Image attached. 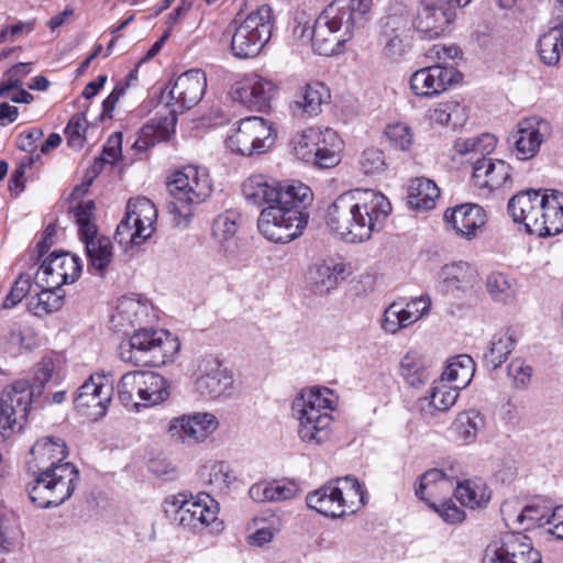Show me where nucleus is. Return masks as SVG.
<instances>
[{
    "instance_id": "052dcab7",
    "label": "nucleus",
    "mask_w": 563,
    "mask_h": 563,
    "mask_svg": "<svg viewBox=\"0 0 563 563\" xmlns=\"http://www.w3.org/2000/svg\"><path fill=\"white\" fill-rule=\"evenodd\" d=\"M360 166L366 175H379L385 172L387 164L384 153L378 148H366L360 158Z\"/></svg>"
},
{
    "instance_id": "9b49d317",
    "label": "nucleus",
    "mask_w": 563,
    "mask_h": 563,
    "mask_svg": "<svg viewBox=\"0 0 563 563\" xmlns=\"http://www.w3.org/2000/svg\"><path fill=\"white\" fill-rule=\"evenodd\" d=\"M275 142L272 126L261 117L240 120L228 134L227 147L236 154L251 156L266 152Z\"/></svg>"
},
{
    "instance_id": "6e6d98bb",
    "label": "nucleus",
    "mask_w": 563,
    "mask_h": 563,
    "mask_svg": "<svg viewBox=\"0 0 563 563\" xmlns=\"http://www.w3.org/2000/svg\"><path fill=\"white\" fill-rule=\"evenodd\" d=\"M486 287L496 301L508 302L515 298V284L503 273H490L486 279Z\"/></svg>"
},
{
    "instance_id": "1a4fd4ad",
    "label": "nucleus",
    "mask_w": 563,
    "mask_h": 563,
    "mask_svg": "<svg viewBox=\"0 0 563 563\" xmlns=\"http://www.w3.org/2000/svg\"><path fill=\"white\" fill-rule=\"evenodd\" d=\"M273 11L262 5L250 12L236 26L231 38V52L241 59L256 57L272 36Z\"/></svg>"
},
{
    "instance_id": "680f3d73",
    "label": "nucleus",
    "mask_w": 563,
    "mask_h": 563,
    "mask_svg": "<svg viewBox=\"0 0 563 563\" xmlns=\"http://www.w3.org/2000/svg\"><path fill=\"white\" fill-rule=\"evenodd\" d=\"M532 367L520 358H515L508 365V375L512 378L516 389H527L532 377Z\"/></svg>"
},
{
    "instance_id": "412c9836",
    "label": "nucleus",
    "mask_w": 563,
    "mask_h": 563,
    "mask_svg": "<svg viewBox=\"0 0 563 563\" xmlns=\"http://www.w3.org/2000/svg\"><path fill=\"white\" fill-rule=\"evenodd\" d=\"M276 92V85L257 74H247L232 87V98L246 108L266 111Z\"/></svg>"
},
{
    "instance_id": "2eb2a0df",
    "label": "nucleus",
    "mask_w": 563,
    "mask_h": 563,
    "mask_svg": "<svg viewBox=\"0 0 563 563\" xmlns=\"http://www.w3.org/2000/svg\"><path fill=\"white\" fill-rule=\"evenodd\" d=\"M33 401L30 382L19 379L4 388L0 395V433L3 439L20 419H25Z\"/></svg>"
},
{
    "instance_id": "4c0bfd02",
    "label": "nucleus",
    "mask_w": 563,
    "mask_h": 563,
    "mask_svg": "<svg viewBox=\"0 0 563 563\" xmlns=\"http://www.w3.org/2000/svg\"><path fill=\"white\" fill-rule=\"evenodd\" d=\"M411 13L407 4L401 1H394L388 8L386 16L383 19V33L412 36Z\"/></svg>"
},
{
    "instance_id": "58836bf2",
    "label": "nucleus",
    "mask_w": 563,
    "mask_h": 563,
    "mask_svg": "<svg viewBox=\"0 0 563 563\" xmlns=\"http://www.w3.org/2000/svg\"><path fill=\"white\" fill-rule=\"evenodd\" d=\"M474 373L475 364L473 358L466 354H461L450 360L442 373L441 379L461 390L471 383Z\"/></svg>"
},
{
    "instance_id": "c85d7f7f",
    "label": "nucleus",
    "mask_w": 563,
    "mask_h": 563,
    "mask_svg": "<svg viewBox=\"0 0 563 563\" xmlns=\"http://www.w3.org/2000/svg\"><path fill=\"white\" fill-rule=\"evenodd\" d=\"M316 134H318V140H316V159H313V165L320 168H331L339 164L340 154L342 151V141L338 133L330 129H320L316 128Z\"/></svg>"
},
{
    "instance_id": "f03ea898",
    "label": "nucleus",
    "mask_w": 563,
    "mask_h": 563,
    "mask_svg": "<svg viewBox=\"0 0 563 563\" xmlns=\"http://www.w3.org/2000/svg\"><path fill=\"white\" fill-rule=\"evenodd\" d=\"M393 208L388 198L373 189L349 190L329 206L325 223L346 243H362L383 229Z\"/></svg>"
},
{
    "instance_id": "338daca9",
    "label": "nucleus",
    "mask_w": 563,
    "mask_h": 563,
    "mask_svg": "<svg viewBox=\"0 0 563 563\" xmlns=\"http://www.w3.org/2000/svg\"><path fill=\"white\" fill-rule=\"evenodd\" d=\"M87 121L84 113H77L69 120L65 133L68 137V143L73 147L82 145L84 133L86 132Z\"/></svg>"
},
{
    "instance_id": "7ed1b4c3",
    "label": "nucleus",
    "mask_w": 563,
    "mask_h": 563,
    "mask_svg": "<svg viewBox=\"0 0 563 563\" xmlns=\"http://www.w3.org/2000/svg\"><path fill=\"white\" fill-rule=\"evenodd\" d=\"M29 468L37 473L29 488L33 504L40 508L57 507L65 503L74 493L79 472L74 464L63 463L68 451L66 443L54 437L43 438L32 446Z\"/></svg>"
},
{
    "instance_id": "8fccbe9b",
    "label": "nucleus",
    "mask_w": 563,
    "mask_h": 563,
    "mask_svg": "<svg viewBox=\"0 0 563 563\" xmlns=\"http://www.w3.org/2000/svg\"><path fill=\"white\" fill-rule=\"evenodd\" d=\"M454 424L457 437L465 443H472L476 440L477 432L484 428L485 417L477 409L471 408L460 412Z\"/></svg>"
},
{
    "instance_id": "aec40b11",
    "label": "nucleus",
    "mask_w": 563,
    "mask_h": 563,
    "mask_svg": "<svg viewBox=\"0 0 563 563\" xmlns=\"http://www.w3.org/2000/svg\"><path fill=\"white\" fill-rule=\"evenodd\" d=\"M462 79L452 66L434 65L416 70L410 77V88L418 97H435Z\"/></svg>"
},
{
    "instance_id": "de8ad7c7",
    "label": "nucleus",
    "mask_w": 563,
    "mask_h": 563,
    "mask_svg": "<svg viewBox=\"0 0 563 563\" xmlns=\"http://www.w3.org/2000/svg\"><path fill=\"white\" fill-rule=\"evenodd\" d=\"M382 56L391 63L406 58L412 47V36L380 32Z\"/></svg>"
},
{
    "instance_id": "f3484780",
    "label": "nucleus",
    "mask_w": 563,
    "mask_h": 563,
    "mask_svg": "<svg viewBox=\"0 0 563 563\" xmlns=\"http://www.w3.org/2000/svg\"><path fill=\"white\" fill-rule=\"evenodd\" d=\"M452 11L446 0H420L412 18V27L421 38L434 40L448 30Z\"/></svg>"
},
{
    "instance_id": "864d4df0",
    "label": "nucleus",
    "mask_w": 563,
    "mask_h": 563,
    "mask_svg": "<svg viewBox=\"0 0 563 563\" xmlns=\"http://www.w3.org/2000/svg\"><path fill=\"white\" fill-rule=\"evenodd\" d=\"M400 375L411 386H417L428 378L427 368L416 352H408L400 361Z\"/></svg>"
},
{
    "instance_id": "e2e57ef3",
    "label": "nucleus",
    "mask_w": 563,
    "mask_h": 563,
    "mask_svg": "<svg viewBox=\"0 0 563 563\" xmlns=\"http://www.w3.org/2000/svg\"><path fill=\"white\" fill-rule=\"evenodd\" d=\"M31 277L29 275L21 274L14 282L10 292L4 298L2 307L4 309L15 307L31 291Z\"/></svg>"
},
{
    "instance_id": "5701e85b",
    "label": "nucleus",
    "mask_w": 563,
    "mask_h": 563,
    "mask_svg": "<svg viewBox=\"0 0 563 563\" xmlns=\"http://www.w3.org/2000/svg\"><path fill=\"white\" fill-rule=\"evenodd\" d=\"M543 201V189H527L515 195L508 202V211L517 223L533 234L541 227L539 221L540 207Z\"/></svg>"
},
{
    "instance_id": "4468645a",
    "label": "nucleus",
    "mask_w": 563,
    "mask_h": 563,
    "mask_svg": "<svg viewBox=\"0 0 563 563\" xmlns=\"http://www.w3.org/2000/svg\"><path fill=\"white\" fill-rule=\"evenodd\" d=\"M482 563H542V558L527 536L508 532L486 547Z\"/></svg>"
},
{
    "instance_id": "69168bd1",
    "label": "nucleus",
    "mask_w": 563,
    "mask_h": 563,
    "mask_svg": "<svg viewBox=\"0 0 563 563\" xmlns=\"http://www.w3.org/2000/svg\"><path fill=\"white\" fill-rule=\"evenodd\" d=\"M55 369V363L52 357H43L41 362L35 365L34 383L30 384L33 396L35 393L41 394L45 384L51 379Z\"/></svg>"
},
{
    "instance_id": "a18cd8bd",
    "label": "nucleus",
    "mask_w": 563,
    "mask_h": 563,
    "mask_svg": "<svg viewBox=\"0 0 563 563\" xmlns=\"http://www.w3.org/2000/svg\"><path fill=\"white\" fill-rule=\"evenodd\" d=\"M118 397L124 407L139 409L142 405L143 387L141 371L128 372L120 378L117 386Z\"/></svg>"
},
{
    "instance_id": "13d9d810",
    "label": "nucleus",
    "mask_w": 563,
    "mask_h": 563,
    "mask_svg": "<svg viewBox=\"0 0 563 563\" xmlns=\"http://www.w3.org/2000/svg\"><path fill=\"white\" fill-rule=\"evenodd\" d=\"M93 211L95 202L92 200L80 202L73 210L81 240L98 233L97 227L92 222Z\"/></svg>"
},
{
    "instance_id": "37998d69",
    "label": "nucleus",
    "mask_w": 563,
    "mask_h": 563,
    "mask_svg": "<svg viewBox=\"0 0 563 563\" xmlns=\"http://www.w3.org/2000/svg\"><path fill=\"white\" fill-rule=\"evenodd\" d=\"M43 289L31 296L27 302L29 310L35 316H44L59 310L64 303L62 288L47 287L42 284Z\"/></svg>"
},
{
    "instance_id": "5fc2aeb1",
    "label": "nucleus",
    "mask_w": 563,
    "mask_h": 563,
    "mask_svg": "<svg viewBox=\"0 0 563 563\" xmlns=\"http://www.w3.org/2000/svg\"><path fill=\"white\" fill-rule=\"evenodd\" d=\"M318 134H316V128L311 126L308 129L302 130L301 132H298L292 141V153L294 155L306 163L313 164V159H316V140H318Z\"/></svg>"
},
{
    "instance_id": "a19ab883",
    "label": "nucleus",
    "mask_w": 563,
    "mask_h": 563,
    "mask_svg": "<svg viewBox=\"0 0 563 563\" xmlns=\"http://www.w3.org/2000/svg\"><path fill=\"white\" fill-rule=\"evenodd\" d=\"M141 380L143 387L142 406H155L169 397L168 382L162 375L151 371H141Z\"/></svg>"
},
{
    "instance_id": "dca6fc26",
    "label": "nucleus",
    "mask_w": 563,
    "mask_h": 563,
    "mask_svg": "<svg viewBox=\"0 0 563 563\" xmlns=\"http://www.w3.org/2000/svg\"><path fill=\"white\" fill-rule=\"evenodd\" d=\"M219 427L211 412H192L173 418L167 429L168 435L189 446L206 441Z\"/></svg>"
},
{
    "instance_id": "423d86ee",
    "label": "nucleus",
    "mask_w": 563,
    "mask_h": 563,
    "mask_svg": "<svg viewBox=\"0 0 563 563\" xmlns=\"http://www.w3.org/2000/svg\"><path fill=\"white\" fill-rule=\"evenodd\" d=\"M333 407L334 395L329 388L313 386L300 391L292 401V413L302 442L320 445L330 439Z\"/></svg>"
},
{
    "instance_id": "c9c22d12",
    "label": "nucleus",
    "mask_w": 563,
    "mask_h": 563,
    "mask_svg": "<svg viewBox=\"0 0 563 563\" xmlns=\"http://www.w3.org/2000/svg\"><path fill=\"white\" fill-rule=\"evenodd\" d=\"M453 488V482L443 471L432 468L423 473L415 486V494L430 505L431 499Z\"/></svg>"
},
{
    "instance_id": "b1692460",
    "label": "nucleus",
    "mask_w": 563,
    "mask_h": 563,
    "mask_svg": "<svg viewBox=\"0 0 563 563\" xmlns=\"http://www.w3.org/2000/svg\"><path fill=\"white\" fill-rule=\"evenodd\" d=\"M330 100V90L319 81L307 84L289 103V111L294 118L309 119L322 111V106Z\"/></svg>"
},
{
    "instance_id": "6e6552de",
    "label": "nucleus",
    "mask_w": 563,
    "mask_h": 563,
    "mask_svg": "<svg viewBox=\"0 0 563 563\" xmlns=\"http://www.w3.org/2000/svg\"><path fill=\"white\" fill-rule=\"evenodd\" d=\"M180 343L173 333L163 329L142 328L120 344V357L136 366L158 367L173 362Z\"/></svg>"
},
{
    "instance_id": "3c124183",
    "label": "nucleus",
    "mask_w": 563,
    "mask_h": 563,
    "mask_svg": "<svg viewBox=\"0 0 563 563\" xmlns=\"http://www.w3.org/2000/svg\"><path fill=\"white\" fill-rule=\"evenodd\" d=\"M415 322L417 320L405 306L400 302H393L385 309L383 329L388 333L395 334Z\"/></svg>"
},
{
    "instance_id": "e433bc0d",
    "label": "nucleus",
    "mask_w": 563,
    "mask_h": 563,
    "mask_svg": "<svg viewBox=\"0 0 563 563\" xmlns=\"http://www.w3.org/2000/svg\"><path fill=\"white\" fill-rule=\"evenodd\" d=\"M441 278L449 290H466L475 283L477 271L466 262H456L442 268Z\"/></svg>"
},
{
    "instance_id": "0eeeda50",
    "label": "nucleus",
    "mask_w": 563,
    "mask_h": 563,
    "mask_svg": "<svg viewBox=\"0 0 563 563\" xmlns=\"http://www.w3.org/2000/svg\"><path fill=\"white\" fill-rule=\"evenodd\" d=\"M167 190L172 197L168 211L174 225L186 228L197 206L202 203L212 191L208 172L197 166H186L174 172L167 179Z\"/></svg>"
},
{
    "instance_id": "a211bd4d",
    "label": "nucleus",
    "mask_w": 563,
    "mask_h": 563,
    "mask_svg": "<svg viewBox=\"0 0 563 563\" xmlns=\"http://www.w3.org/2000/svg\"><path fill=\"white\" fill-rule=\"evenodd\" d=\"M81 273L79 257L69 252L55 251L44 260L37 271L38 283L47 287L62 288L63 285L74 283Z\"/></svg>"
},
{
    "instance_id": "cd10ccee",
    "label": "nucleus",
    "mask_w": 563,
    "mask_h": 563,
    "mask_svg": "<svg viewBox=\"0 0 563 563\" xmlns=\"http://www.w3.org/2000/svg\"><path fill=\"white\" fill-rule=\"evenodd\" d=\"M345 263L340 258L328 257L314 263L308 272V279L316 291L328 294L345 278Z\"/></svg>"
},
{
    "instance_id": "c03bdc74",
    "label": "nucleus",
    "mask_w": 563,
    "mask_h": 563,
    "mask_svg": "<svg viewBox=\"0 0 563 563\" xmlns=\"http://www.w3.org/2000/svg\"><path fill=\"white\" fill-rule=\"evenodd\" d=\"M338 492L341 494L342 508L345 510V516L354 514L362 506H364L365 490L363 485L352 476H345L335 481Z\"/></svg>"
},
{
    "instance_id": "a878e982",
    "label": "nucleus",
    "mask_w": 563,
    "mask_h": 563,
    "mask_svg": "<svg viewBox=\"0 0 563 563\" xmlns=\"http://www.w3.org/2000/svg\"><path fill=\"white\" fill-rule=\"evenodd\" d=\"M541 227L533 234L547 238L563 231V192L543 189V201L540 207L539 221Z\"/></svg>"
},
{
    "instance_id": "f8f14e48",
    "label": "nucleus",
    "mask_w": 563,
    "mask_h": 563,
    "mask_svg": "<svg viewBox=\"0 0 563 563\" xmlns=\"http://www.w3.org/2000/svg\"><path fill=\"white\" fill-rule=\"evenodd\" d=\"M157 218L155 205L145 197L130 199L125 217L115 230V239L121 244H140L154 232V222Z\"/></svg>"
},
{
    "instance_id": "09e8293b",
    "label": "nucleus",
    "mask_w": 563,
    "mask_h": 563,
    "mask_svg": "<svg viewBox=\"0 0 563 563\" xmlns=\"http://www.w3.org/2000/svg\"><path fill=\"white\" fill-rule=\"evenodd\" d=\"M496 146V137L485 133L477 137L457 139L454 142V150L461 156L471 155L470 161L481 158L489 154Z\"/></svg>"
},
{
    "instance_id": "774afa93",
    "label": "nucleus",
    "mask_w": 563,
    "mask_h": 563,
    "mask_svg": "<svg viewBox=\"0 0 563 563\" xmlns=\"http://www.w3.org/2000/svg\"><path fill=\"white\" fill-rule=\"evenodd\" d=\"M234 479L235 476L227 463L219 462L212 465L209 482L217 489L222 490L228 488Z\"/></svg>"
},
{
    "instance_id": "393cba45",
    "label": "nucleus",
    "mask_w": 563,
    "mask_h": 563,
    "mask_svg": "<svg viewBox=\"0 0 563 563\" xmlns=\"http://www.w3.org/2000/svg\"><path fill=\"white\" fill-rule=\"evenodd\" d=\"M444 219L452 224L457 234L472 240L477 235L478 230L485 225L487 214L479 205L464 203L455 207L450 213L446 211Z\"/></svg>"
},
{
    "instance_id": "c756f323",
    "label": "nucleus",
    "mask_w": 563,
    "mask_h": 563,
    "mask_svg": "<svg viewBox=\"0 0 563 563\" xmlns=\"http://www.w3.org/2000/svg\"><path fill=\"white\" fill-rule=\"evenodd\" d=\"M340 494L335 484L329 483L307 495V506L325 517L341 518L345 516V510L342 508Z\"/></svg>"
},
{
    "instance_id": "20e7f679",
    "label": "nucleus",
    "mask_w": 563,
    "mask_h": 563,
    "mask_svg": "<svg viewBox=\"0 0 563 563\" xmlns=\"http://www.w3.org/2000/svg\"><path fill=\"white\" fill-rule=\"evenodd\" d=\"M373 0H334L316 19L311 30L313 49L324 56L339 54L355 30L369 19Z\"/></svg>"
},
{
    "instance_id": "0e129e2a",
    "label": "nucleus",
    "mask_w": 563,
    "mask_h": 563,
    "mask_svg": "<svg viewBox=\"0 0 563 563\" xmlns=\"http://www.w3.org/2000/svg\"><path fill=\"white\" fill-rule=\"evenodd\" d=\"M430 507L443 521L450 525L461 523L465 519V512L451 499L443 500L440 504L432 501L430 503Z\"/></svg>"
},
{
    "instance_id": "ea45409f",
    "label": "nucleus",
    "mask_w": 563,
    "mask_h": 563,
    "mask_svg": "<svg viewBox=\"0 0 563 563\" xmlns=\"http://www.w3.org/2000/svg\"><path fill=\"white\" fill-rule=\"evenodd\" d=\"M563 52V23L553 25L538 41V53L541 60L549 66L559 63Z\"/></svg>"
},
{
    "instance_id": "2f4dec72",
    "label": "nucleus",
    "mask_w": 563,
    "mask_h": 563,
    "mask_svg": "<svg viewBox=\"0 0 563 563\" xmlns=\"http://www.w3.org/2000/svg\"><path fill=\"white\" fill-rule=\"evenodd\" d=\"M298 492V486L292 482L272 481L253 484L249 495L256 503H278L294 498Z\"/></svg>"
},
{
    "instance_id": "f257e3e1",
    "label": "nucleus",
    "mask_w": 563,
    "mask_h": 563,
    "mask_svg": "<svg viewBox=\"0 0 563 563\" xmlns=\"http://www.w3.org/2000/svg\"><path fill=\"white\" fill-rule=\"evenodd\" d=\"M242 192L250 205L266 206L260 213L257 227L267 240L288 243L307 225L306 208L312 201V191L307 185L252 175L243 183Z\"/></svg>"
},
{
    "instance_id": "49530a36",
    "label": "nucleus",
    "mask_w": 563,
    "mask_h": 563,
    "mask_svg": "<svg viewBox=\"0 0 563 563\" xmlns=\"http://www.w3.org/2000/svg\"><path fill=\"white\" fill-rule=\"evenodd\" d=\"M240 214L234 210H227L219 214L212 223V236L227 252L233 244L239 230Z\"/></svg>"
},
{
    "instance_id": "72a5a7b5",
    "label": "nucleus",
    "mask_w": 563,
    "mask_h": 563,
    "mask_svg": "<svg viewBox=\"0 0 563 563\" xmlns=\"http://www.w3.org/2000/svg\"><path fill=\"white\" fill-rule=\"evenodd\" d=\"M150 305L139 298L122 297L115 307V313L112 317L117 327H135L142 324L150 312Z\"/></svg>"
},
{
    "instance_id": "ddd939ff",
    "label": "nucleus",
    "mask_w": 563,
    "mask_h": 563,
    "mask_svg": "<svg viewBox=\"0 0 563 563\" xmlns=\"http://www.w3.org/2000/svg\"><path fill=\"white\" fill-rule=\"evenodd\" d=\"M113 396V380L106 373H93L76 390L74 405L76 410L97 420L103 417Z\"/></svg>"
},
{
    "instance_id": "79ce46f5",
    "label": "nucleus",
    "mask_w": 563,
    "mask_h": 563,
    "mask_svg": "<svg viewBox=\"0 0 563 563\" xmlns=\"http://www.w3.org/2000/svg\"><path fill=\"white\" fill-rule=\"evenodd\" d=\"M82 242L86 246L90 266L98 272H103L111 263L113 255L111 240L97 233L90 238L82 239Z\"/></svg>"
},
{
    "instance_id": "473e14b6",
    "label": "nucleus",
    "mask_w": 563,
    "mask_h": 563,
    "mask_svg": "<svg viewBox=\"0 0 563 563\" xmlns=\"http://www.w3.org/2000/svg\"><path fill=\"white\" fill-rule=\"evenodd\" d=\"M440 197L437 184L428 178L418 177L410 180L407 191L408 205L416 210H431Z\"/></svg>"
},
{
    "instance_id": "4d7b16f0",
    "label": "nucleus",
    "mask_w": 563,
    "mask_h": 563,
    "mask_svg": "<svg viewBox=\"0 0 563 563\" xmlns=\"http://www.w3.org/2000/svg\"><path fill=\"white\" fill-rule=\"evenodd\" d=\"M552 510L553 509L542 503H532L522 509L517 521L521 525H526V530L534 527L548 526V519L551 516Z\"/></svg>"
},
{
    "instance_id": "f704fd0d",
    "label": "nucleus",
    "mask_w": 563,
    "mask_h": 563,
    "mask_svg": "<svg viewBox=\"0 0 563 563\" xmlns=\"http://www.w3.org/2000/svg\"><path fill=\"white\" fill-rule=\"evenodd\" d=\"M454 495L463 506L476 509L485 507L489 503L492 492L482 478H474L459 482Z\"/></svg>"
},
{
    "instance_id": "6ab92c4d",
    "label": "nucleus",
    "mask_w": 563,
    "mask_h": 563,
    "mask_svg": "<svg viewBox=\"0 0 563 563\" xmlns=\"http://www.w3.org/2000/svg\"><path fill=\"white\" fill-rule=\"evenodd\" d=\"M550 134V122L532 117L519 122L517 130L508 136V143L514 146L516 156L521 161H526L532 158L538 153L540 145Z\"/></svg>"
},
{
    "instance_id": "603ef678",
    "label": "nucleus",
    "mask_w": 563,
    "mask_h": 563,
    "mask_svg": "<svg viewBox=\"0 0 563 563\" xmlns=\"http://www.w3.org/2000/svg\"><path fill=\"white\" fill-rule=\"evenodd\" d=\"M459 391L460 389L440 378L433 383L429 395V404L439 411H445L456 402Z\"/></svg>"
},
{
    "instance_id": "9d476101",
    "label": "nucleus",
    "mask_w": 563,
    "mask_h": 563,
    "mask_svg": "<svg viewBox=\"0 0 563 563\" xmlns=\"http://www.w3.org/2000/svg\"><path fill=\"white\" fill-rule=\"evenodd\" d=\"M164 511L174 523L198 531L216 521L219 508L207 493L190 498L186 494H178L165 499Z\"/></svg>"
},
{
    "instance_id": "bb28decb",
    "label": "nucleus",
    "mask_w": 563,
    "mask_h": 563,
    "mask_svg": "<svg viewBox=\"0 0 563 563\" xmlns=\"http://www.w3.org/2000/svg\"><path fill=\"white\" fill-rule=\"evenodd\" d=\"M473 180L476 187L489 191L501 187L510 177V166L501 161L486 157L474 161Z\"/></svg>"
},
{
    "instance_id": "39448f33",
    "label": "nucleus",
    "mask_w": 563,
    "mask_h": 563,
    "mask_svg": "<svg viewBox=\"0 0 563 563\" xmlns=\"http://www.w3.org/2000/svg\"><path fill=\"white\" fill-rule=\"evenodd\" d=\"M207 88V76L201 69H190L177 77L168 90L167 106L170 107V118L152 120L141 130V136L136 140L137 148H147L155 142L167 141L174 132L176 113H183L195 107L203 97Z\"/></svg>"
},
{
    "instance_id": "4be33fe9",
    "label": "nucleus",
    "mask_w": 563,
    "mask_h": 563,
    "mask_svg": "<svg viewBox=\"0 0 563 563\" xmlns=\"http://www.w3.org/2000/svg\"><path fill=\"white\" fill-rule=\"evenodd\" d=\"M196 375V390L205 397L219 398L224 395L233 384L232 376L214 357L201 360Z\"/></svg>"
},
{
    "instance_id": "bf43d9fd",
    "label": "nucleus",
    "mask_w": 563,
    "mask_h": 563,
    "mask_svg": "<svg viewBox=\"0 0 563 563\" xmlns=\"http://www.w3.org/2000/svg\"><path fill=\"white\" fill-rule=\"evenodd\" d=\"M385 135L389 144L400 151H407L412 144L413 134L411 129L404 123H394L387 125Z\"/></svg>"
},
{
    "instance_id": "7c9ffc66",
    "label": "nucleus",
    "mask_w": 563,
    "mask_h": 563,
    "mask_svg": "<svg viewBox=\"0 0 563 563\" xmlns=\"http://www.w3.org/2000/svg\"><path fill=\"white\" fill-rule=\"evenodd\" d=\"M517 341V333L510 328L494 334L483 354L484 365L490 369L500 367L514 351Z\"/></svg>"
}]
</instances>
